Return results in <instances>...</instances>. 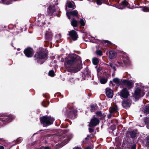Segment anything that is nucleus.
<instances>
[{
	"label": "nucleus",
	"instance_id": "nucleus-1",
	"mask_svg": "<svg viewBox=\"0 0 149 149\" xmlns=\"http://www.w3.org/2000/svg\"><path fill=\"white\" fill-rule=\"evenodd\" d=\"M81 62V59L78 55L76 54H69L65 58L64 64L65 65H72L76 63L80 64Z\"/></svg>",
	"mask_w": 149,
	"mask_h": 149
},
{
	"label": "nucleus",
	"instance_id": "nucleus-2",
	"mask_svg": "<svg viewBox=\"0 0 149 149\" xmlns=\"http://www.w3.org/2000/svg\"><path fill=\"white\" fill-rule=\"evenodd\" d=\"M47 54L45 52L44 49H41V51L37 52L35 54L34 57L37 59V61L40 62V60L43 59H46Z\"/></svg>",
	"mask_w": 149,
	"mask_h": 149
},
{
	"label": "nucleus",
	"instance_id": "nucleus-3",
	"mask_svg": "<svg viewBox=\"0 0 149 149\" xmlns=\"http://www.w3.org/2000/svg\"><path fill=\"white\" fill-rule=\"evenodd\" d=\"M41 123L43 124L50 125L52 124L54 120V118L50 116H44L40 118Z\"/></svg>",
	"mask_w": 149,
	"mask_h": 149
},
{
	"label": "nucleus",
	"instance_id": "nucleus-4",
	"mask_svg": "<svg viewBox=\"0 0 149 149\" xmlns=\"http://www.w3.org/2000/svg\"><path fill=\"white\" fill-rule=\"evenodd\" d=\"M65 68L69 72H76L81 68V66H66Z\"/></svg>",
	"mask_w": 149,
	"mask_h": 149
},
{
	"label": "nucleus",
	"instance_id": "nucleus-5",
	"mask_svg": "<svg viewBox=\"0 0 149 149\" xmlns=\"http://www.w3.org/2000/svg\"><path fill=\"white\" fill-rule=\"evenodd\" d=\"M38 22H37V24L39 26H43L45 24V18L44 15L41 14L38 15Z\"/></svg>",
	"mask_w": 149,
	"mask_h": 149
},
{
	"label": "nucleus",
	"instance_id": "nucleus-6",
	"mask_svg": "<svg viewBox=\"0 0 149 149\" xmlns=\"http://www.w3.org/2000/svg\"><path fill=\"white\" fill-rule=\"evenodd\" d=\"M144 95V93L143 90H141L140 88H136L134 91V95L138 97H143Z\"/></svg>",
	"mask_w": 149,
	"mask_h": 149
},
{
	"label": "nucleus",
	"instance_id": "nucleus-7",
	"mask_svg": "<svg viewBox=\"0 0 149 149\" xmlns=\"http://www.w3.org/2000/svg\"><path fill=\"white\" fill-rule=\"evenodd\" d=\"M24 53L26 56L28 57H31L33 55V51L32 49L28 48L24 50Z\"/></svg>",
	"mask_w": 149,
	"mask_h": 149
},
{
	"label": "nucleus",
	"instance_id": "nucleus-8",
	"mask_svg": "<svg viewBox=\"0 0 149 149\" xmlns=\"http://www.w3.org/2000/svg\"><path fill=\"white\" fill-rule=\"evenodd\" d=\"M118 94L121 97L124 98L127 97L129 95V92L125 88L123 89L121 92L118 93Z\"/></svg>",
	"mask_w": 149,
	"mask_h": 149
},
{
	"label": "nucleus",
	"instance_id": "nucleus-9",
	"mask_svg": "<svg viewBox=\"0 0 149 149\" xmlns=\"http://www.w3.org/2000/svg\"><path fill=\"white\" fill-rule=\"evenodd\" d=\"M134 83V82L131 81H129L126 80H124L122 81V83L125 85L128 89L131 88L133 87Z\"/></svg>",
	"mask_w": 149,
	"mask_h": 149
},
{
	"label": "nucleus",
	"instance_id": "nucleus-10",
	"mask_svg": "<svg viewBox=\"0 0 149 149\" xmlns=\"http://www.w3.org/2000/svg\"><path fill=\"white\" fill-rule=\"evenodd\" d=\"M122 53L123 55L122 56V59L123 62L124 64L128 65L130 64V61L127 56V54L123 52H122Z\"/></svg>",
	"mask_w": 149,
	"mask_h": 149
},
{
	"label": "nucleus",
	"instance_id": "nucleus-11",
	"mask_svg": "<svg viewBox=\"0 0 149 149\" xmlns=\"http://www.w3.org/2000/svg\"><path fill=\"white\" fill-rule=\"evenodd\" d=\"M69 35L71 38L74 40H77L78 38V36L77 33L73 30H72L69 32Z\"/></svg>",
	"mask_w": 149,
	"mask_h": 149
},
{
	"label": "nucleus",
	"instance_id": "nucleus-12",
	"mask_svg": "<svg viewBox=\"0 0 149 149\" xmlns=\"http://www.w3.org/2000/svg\"><path fill=\"white\" fill-rule=\"evenodd\" d=\"M105 91L107 96L109 98H112L113 96V91L110 88H107L106 89Z\"/></svg>",
	"mask_w": 149,
	"mask_h": 149
},
{
	"label": "nucleus",
	"instance_id": "nucleus-13",
	"mask_svg": "<svg viewBox=\"0 0 149 149\" xmlns=\"http://www.w3.org/2000/svg\"><path fill=\"white\" fill-rule=\"evenodd\" d=\"M78 12L76 10H74V11L70 12H68V11H67L66 15L68 17V18L70 19L72 18L71 16H77V15Z\"/></svg>",
	"mask_w": 149,
	"mask_h": 149
},
{
	"label": "nucleus",
	"instance_id": "nucleus-14",
	"mask_svg": "<svg viewBox=\"0 0 149 149\" xmlns=\"http://www.w3.org/2000/svg\"><path fill=\"white\" fill-rule=\"evenodd\" d=\"M99 123V120L95 118H93L89 124V126L91 127L93 126H95Z\"/></svg>",
	"mask_w": 149,
	"mask_h": 149
},
{
	"label": "nucleus",
	"instance_id": "nucleus-15",
	"mask_svg": "<svg viewBox=\"0 0 149 149\" xmlns=\"http://www.w3.org/2000/svg\"><path fill=\"white\" fill-rule=\"evenodd\" d=\"M66 7L65 8V9L66 11H68L67 10V7L68 6L70 8H72V9H74L75 8V6L74 5V3L73 1H68L66 4Z\"/></svg>",
	"mask_w": 149,
	"mask_h": 149
},
{
	"label": "nucleus",
	"instance_id": "nucleus-16",
	"mask_svg": "<svg viewBox=\"0 0 149 149\" xmlns=\"http://www.w3.org/2000/svg\"><path fill=\"white\" fill-rule=\"evenodd\" d=\"M128 3L127 1H123L121 2L120 5L118 6V8L120 9H123L126 7H128Z\"/></svg>",
	"mask_w": 149,
	"mask_h": 149
},
{
	"label": "nucleus",
	"instance_id": "nucleus-17",
	"mask_svg": "<svg viewBox=\"0 0 149 149\" xmlns=\"http://www.w3.org/2000/svg\"><path fill=\"white\" fill-rule=\"evenodd\" d=\"M47 11L48 15H52V13L55 11L54 6H50L48 8Z\"/></svg>",
	"mask_w": 149,
	"mask_h": 149
},
{
	"label": "nucleus",
	"instance_id": "nucleus-18",
	"mask_svg": "<svg viewBox=\"0 0 149 149\" xmlns=\"http://www.w3.org/2000/svg\"><path fill=\"white\" fill-rule=\"evenodd\" d=\"M52 35L51 32H46L45 34L46 39L48 41H51L52 38Z\"/></svg>",
	"mask_w": 149,
	"mask_h": 149
},
{
	"label": "nucleus",
	"instance_id": "nucleus-19",
	"mask_svg": "<svg viewBox=\"0 0 149 149\" xmlns=\"http://www.w3.org/2000/svg\"><path fill=\"white\" fill-rule=\"evenodd\" d=\"M122 104L124 108L127 109L130 106V104L129 102L127 100H124L122 103Z\"/></svg>",
	"mask_w": 149,
	"mask_h": 149
},
{
	"label": "nucleus",
	"instance_id": "nucleus-20",
	"mask_svg": "<svg viewBox=\"0 0 149 149\" xmlns=\"http://www.w3.org/2000/svg\"><path fill=\"white\" fill-rule=\"evenodd\" d=\"M109 111L110 113H116L117 111V106H112L109 109Z\"/></svg>",
	"mask_w": 149,
	"mask_h": 149
},
{
	"label": "nucleus",
	"instance_id": "nucleus-21",
	"mask_svg": "<svg viewBox=\"0 0 149 149\" xmlns=\"http://www.w3.org/2000/svg\"><path fill=\"white\" fill-rule=\"evenodd\" d=\"M83 76L88 77L90 74V72L89 70L86 68L85 70L83 72Z\"/></svg>",
	"mask_w": 149,
	"mask_h": 149
},
{
	"label": "nucleus",
	"instance_id": "nucleus-22",
	"mask_svg": "<svg viewBox=\"0 0 149 149\" xmlns=\"http://www.w3.org/2000/svg\"><path fill=\"white\" fill-rule=\"evenodd\" d=\"M71 25L74 27H77L78 22L74 19L73 18L72 20H70Z\"/></svg>",
	"mask_w": 149,
	"mask_h": 149
},
{
	"label": "nucleus",
	"instance_id": "nucleus-23",
	"mask_svg": "<svg viewBox=\"0 0 149 149\" xmlns=\"http://www.w3.org/2000/svg\"><path fill=\"white\" fill-rule=\"evenodd\" d=\"M109 57L111 59H112L115 57L116 53L113 51H110L109 52Z\"/></svg>",
	"mask_w": 149,
	"mask_h": 149
},
{
	"label": "nucleus",
	"instance_id": "nucleus-24",
	"mask_svg": "<svg viewBox=\"0 0 149 149\" xmlns=\"http://www.w3.org/2000/svg\"><path fill=\"white\" fill-rule=\"evenodd\" d=\"M113 81L117 84H120L122 83V81L120 80L119 79L116 78L113 79Z\"/></svg>",
	"mask_w": 149,
	"mask_h": 149
},
{
	"label": "nucleus",
	"instance_id": "nucleus-25",
	"mask_svg": "<svg viewBox=\"0 0 149 149\" xmlns=\"http://www.w3.org/2000/svg\"><path fill=\"white\" fill-rule=\"evenodd\" d=\"M12 0H2L0 1V3H2L4 4L8 5L11 3Z\"/></svg>",
	"mask_w": 149,
	"mask_h": 149
},
{
	"label": "nucleus",
	"instance_id": "nucleus-26",
	"mask_svg": "<svg viewBox=\"0 0 149 149\" xmlns=\"http://www.w3.org/2000/svg\"><path fill=\"white\" fill-rule=\"evenodd\" d=\"M92 62L93 64L94 65H97L99 63V60L98 58H93Z\"/></svg>",
	"mask_w": 149,
	"mask_h": 149
},
{
	"label": "nucleus",
	"instance_id": "nucleus-27",
	"mask_svg": "<svg viewBox=\"0 0 149 149\" xmlns=\"http://www.w3.org/2000/svg\"><path fill=\"white\" fill-rule=\"evenodd\" d=\"M86 20L84 18H81L80 20L79 21L80 24L81 26H84L85 25V22Z\"/></svg>",
	"mask_w": 149,
	"mask_h": 149
},
{
	"label": "nucleus",
	"instance_id": "nucleus-28",
	"mask_svg": "<svg viewBox=\"0 0 149 149\" xmlns=\"http://www.w3.org/2000/svg\"><path fill=\"white\" fill-rule=\"evenodd\" d=\"M3 116L6 117V118L4 119V120H5V121L7 122H9L11 121L12 119L11 118V116H5V115H3Z\"/></svg>",
	"mask_w": 149,
	"mask_h": 149
},
{
	"label": "nucleus",
	"instance_id": "nucleus-29",
	"mask_svg": "<svg viewBox=\"0 0 149 149\" xmlns=\"http://www.w3.org/2000/svg\"><path fill=\"white\" fill-rule=\"evenodd\" d=\"M144 112L146 113H149V104L145 107Z\"/></svg>",
	"mask_w": 149,
	"mask_h": 149
},
{
	"label": "nucleus",
	"instance_id": "nucleus-30",
	"mask_svg": "<svg viewBox=\"0 0 149 149\" xmlns=\"http://www.w3.org/2000/svg\"><path fill=\"white\" fill-rule=\"evenodd\" d=\"M107 81V79L105 78H102L100 80V83L102 84H104Z\"/></svg>",
	"mask_w": 149,
	"mask_h": 149
},
{
	"label": "nucleus",
	"instance_id": "nucleus-31",
	"mask_svg": "<svg viewBox=\"0 0 149 149\" xmlns=\"http://www.w3.org/2000/svg\"><path fill=\"white\" fill-rule=\"evenodd\" d=\"M142 10L144 12H148L149 11V7H145L142 8Z\"/></svg>",
	"mask_w": 149,
	"mask_h": 149
},
{
	"label": "nucleus",
	"instance_id": "nucleus-32",
	"mask_svg": "<svg viewBox=\"0 0 149 149\" xmlns=\"http://www.w3.org/2000/svg\"><path fill=\"white\" fill-rule=\"evenodd\" d=\"M49 104V102L48 101L43 102L42 103V106L44 107H47Z\"/></svg>",
	"mask_w": 149,
	"mask_h": 149
},
{
	"label": "nucleus",
	"instance_id": "nucleus-33",
	"mask_svg": "<svg viewBox=\"0 0 149 149\" xmlns=\"http://www.w3.org/2000/svg\"><path fill=\"white\" fill-rule=\"evenodd\" d=\"M105 1V0H97V3L98 5H101Z\"/></svg>",
	"mask_w": 149,
	"mask_h": 149
},
{
	"label": "nucleus",
	"instance_id": "nucleus-34",
	"mask_svg": "<svg viewBox=\"0 0 149 149\" xmlns=\"http://www.w3.org/2000/svg\"><path fill=\"white\" fill-rule=\"evenodd\" d=\"M49 75L52 77L54 76V71L52 70L50 71L49 72Z\"/></svg>",
	"mask_w": 149,
	"mask_h": 149
},
{
	"label": "nucleus",
	"instance_id": "nucleus-35",
	"mask_svg": "<svg viewBox=\"0 0 149 149\" xmlns=\"http://www.w3.org/2000/svg\"><path fill=\"white\" fill-rule=\"evenodd\" d=\"M70 140V139H68L64 140V141L63 142V146L64 145L68 143L69 142Z\"/></svg>",
	"mask_w": 149,
	"mask_h": 149
},
{
	"label": "nucleus",
	"instance_id": "nucleus-36",
	"mask_svg": "<svg viewBox=\"0 0 149 149\" xmlns=\"http://www.w3.org/2000/svg\"><path fill=\"white\" fill-rule=\"evenodd\" d=\"M96 53L97 54L100 56L102 55V51L100 50H97L96 51Z\"/></svg>",
	"mask_w": 149,
	"mask_h": 149
},
{
	"label": "nucleus",
	"instance_id": "nucleus-37",
	"mask_svg": "<svg viewBox=\"0 0 149 149\" xmlns=\"http://www.w3.org/2000/svg\"><path fill=\"white\" fill-rule=\"evenodd\" d=\"M96 107L95 106L92 105L91 106V109L92 112L94 111Z\"/></svg>",
	"mask_w": 149,
	"mask_h": 149
},
{
	"label": "nucleus",
	"instance_id": "nucleus-38",
	"mask_svg": "<svg viewBox=\"0 0 149 149\" xmlns=\"http://www.w3.org/2000/svg\"><path fill=\"white\" fill-rule=\"evenodd\" d=\"M96 115L99 116L101 117V116L102 115V113L100 111H98V112H96Z\"/></svg>",
	"mask_w": 149,
	"mask_h": 149
},
{
	"label": "nucleus",
	"instance_id": "nucleus-39",
	"mask_svg": "<svg viewBox=\"0 0 149 149\" xmlns=\"http://www.w3.org/2000/svg\"><path fill=\"white\" fill-rule=\"evenodd\" d=\"M148 120H149V119L148 118H146L145 119V121L146 124H148V123L147 122V121Z\"/></svg>",
	"mask_w": 149,
	"mask_h": 149
},
{
	"label": "nucleus",
	"instance_id": "nucleus-40",
	"mask_svg": "<svg viewBox=\"0 0 149 149\" xmlns=\"http://www.w3.org/2000/svg\"><path fill=\"white\" fill-rule=\"evenodd\" d=\"M56 37H57L59 39L60 38H61V36L60 34H57L56 35Z\"/></svg>",
	"mask_w": 149,
	"mask_h": 149
},
{
	"label": "nucleus",
	"instance_id": "nucleus-41",
	"mask_svg": "<svg viewBox=\"0 0 149 149\" xmlns=\"http://www.w3.org/2000/svg\"><path fill=\"white\" fill-rule=\"evenodd\" d=\"M101 68H98L97 69V72H98V73L100 72V71H101Z\"/></svg>",
	"mask_w": 149,
	"mask_h": 149
},
{
	"label": "nucleus",
	"instance_id": "nucleus-42",
	"mask_svg": "<svg viewBox=\"0 0 149 149\" xmlns=\"http://www.w3.org/2000/svg\"><path fill=\"white\" fill-rule=\"evenodd\" d=\"M89 131L90 132H92L93 131V129L91 128H89Z\"/></svg>",
	"mask_w": 149,
	"mask_h": 149
},
{
	"label": "nucleus",
	"instance_id": "nucleus-43",
	"mask_svg": "<svg viewBox=\"0 0 149 149\" xmlns=\"http://www.w3.org/2000/svg\"><path fill=\"white\" fill-rule=\"evenodd\" d=\"M111 66V68L113 69L114 70H116V69H115V67L114 66Z\"/></svg>",
	"mask_w": 149,
	"mask_h": 149
},
{
	"label": "nucleus",
	"instance_id": "nucleus-44",
	"mask_svg": "<svg viewBox=\"0 0 149 149\" xmlns=\"http://www.w3.org/2000/svg\"><path fill=\"white\" fill-rule=\"evenodd\" d=\"M105 42L107 43H110V42L108 40H105Z\"/></svg>",
	"mask_w": 149,
	"mask_h": 149
},
{
	"label": "nucleus",
	"instance_id": "nucleus-45",
	"mask_svg": "<svg viewBox=\"0 0 149 149\" xmlns=\"http://www.w3.org/2000/svg\"><path fill=\"white\" fill-rule=\"evenodd\" d=\"M84 149H91V148L89 146H88Z\"/></svg>",
	"mask_w": 149,
	"mask_h": 149
},
{
	"label": "nucleus",
	"instance_id": "nucleus-46",
	"mask_svg": "<svg viewBox=\"0 0 149 149\" xmlns=\"http://www.w3.org/2000/svg\"><path fill=\"white\" fill-rule=\"evenodd\" d=\"M4 147L1 146H0V149H4Z\"/></svg>",
	"mask_w": 149,
	"mask_h": 149
},
{
	"label": "nucleus",
	"instance_id": "nucleus-47",
	"mask_svg": "<svg viewBox=\"0 0 149 149\" xmlns=\"http://www.w3.org/2000/svg\"><path fill=\"white\" fill-rule=\"evenodd\" d=\"M73 149H81L79 147H75L73 148Z\"/></svg>",
	"mask_w": 149,
	"mask_h": 149
},
{
	"label": "nucleus",
	"instance_id": "nucleus-48",
	"mask_svg": "<svg viewBox=\"0 0 149 149\" xmlns=\"http://www.w3.org/2000/svg\"><path fill=\"white\" fill-rule=\"evenodd\" d=\"M44 149H50V148L48 147H45Z\"/></svg>",
	"mask_w": 149,
	"mask_h": 149
},
{
	"label": "nucleus",
	"instance_id": "nucleus-49",
	"mask_svg": "<svg viewBox=\"0 0 149 149\" xmlns=\"http://www.w3.org/2000/svg\"><path fill=\"white\" fill-rule=\"evenodd\" d=\"M131 149H136V148L135 146H133L131 148Z\"/></svg>",
	"mask_w": 149,
	"mask_h": 149
},
{
	"label": "nucleus",
	"instance_id": "nucleus-50",
	"mask_svg": "<svg viewBox=\"0 0 149 149\" xmlns=\"http://www.w3.org/2000/svg\"><path fill=\"white\" fill-rule=\"evenodd\" d=\"M64 61V58H62V59H61V61L63 62V61Z\"/></svg>",
	"mask_w": 149,
	"mask_h": 149
},
{
	"label": "nucleus",
	"instance_id": "nucleus-51",
	"mask_svg": "<svg viewBox=\"0 0 149 149\" xmlns=\"http://www.w3.org/2000/svg\"><path fill=\"white\" fill-rule=\"evenodd\" d=\"M17 49V50H18V51H19V50L20 49H19V48H18Z\"/></svg>",
	"mask_w": 149,
	"mask_h": 149
},
{
	"label": "nucleus",
	"instance_id": "nucleus-52",
	"mask_svg": "<svg viewBox=\"0 0 149 149\" xmlns=\"http://www.w3.org/2000/svg\"><path fill=\"white\" fill-rule=\"evenodd\" d=\"M39 64H42V63H40Z\"/></svg>",
	"mask_w": 149,
	"mask_h": 149
},
{
	"label": "nucleus",
	"instance_id": "nucleus-53",
	"mask_svg": "<svg viewBox=\"0 0 149 149\" xmlns=\"http://www.w3.org/2000/svg\"><path fill=\"white\" fill-rule=\"evenodd\" d=\"M58 58H59L60 57V56H58Z\"/></svg>",
	"mask_w": 149,
	"mask_h": 149
},
{
	"label": "nucleus",
	"instance_id": "nucleus-54",
	"mask_svg": "<svg viewBox=\"0 0 149 149\" xmlns=\"http://www.w3.org/2000/svg\"><path fill=\"white\" fill-rule=\"evenodd\" d=\"M118 63L119 64H120L119 63V62H118Z\"/></svg>",
	"mask_w": 149,
	"mask_h": 149
},
{
	"label": "nucleus",
	"instance_id": "nucleus-55",
	"mask_svg": "<svg viewBox=\"0 0 149 149\" xmlns=\"http://www.w3.org/2000/svg\"><path fill=\"white\" fill-rule=\"evenodd\" d=\"M85 139H87V137L86 138H85Z\"/></svg>",
	"mask_w": 149,
	"mask_h": 149
},
{
	"label": "nucleus",
	"instance_id": "nucleus-56",
	"mask_svg": "<svg viewBox=\"0 0 149 149\" xmlns=\"http://www.w3.org/2000/svg\"><path fill=\"white\" fill-rule=\"evenodd\" d=\"M140 116H142V115H140Z\"/></svg>",
	"mask_w": 149,
	"mask_h": 149
},
{
	"label": "nucleus",
	"instance_id": "nucleus-57",
	"mask_svg": "<svg viewBox=\"0 0 149 149\" xmlns=\"http://www.w3.org/2000/svg\"><path fill=\"white\" fill-rule=\"evenodd\" d=\"M84 63V65H85V64H84V63Z\"/></svg>",
	"mask_w": 149,
	"mask_h": 149
},
{
	"label": "nucleus",
	"instance_id": "nucleus-58",
	"mask_svg": "<svg viewBox=\"0 0 149 149\" xmlns=\"http://www.w3.org/2000/svg\"><path fill=\"white\" fill-rule=\"evenodd\" d=\"M83 64L82 63V64H81V65H83Z\"/></svg>",
	"mask_w": 149,
	"mask_h": 149
}]
</instances>
